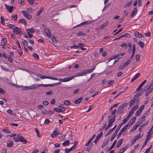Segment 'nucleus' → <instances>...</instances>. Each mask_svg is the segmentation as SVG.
<instances>
[{
  "mask_svg": "<svg viewBox=\"0 0 153 153\" xmlns=\"http://www.w3.org/2000/svg\"><path fill=\"white\" fill-rule=\"evenodd\" d=\"M115 116H114L112 119H109L108 124L107 127L105 128V130L106 131L111 126L115 120Z\"/></svg>",
  "mask_w": 153,
  "mask_h": 153,
  "instance_id": "obj_1",
  "label": "nucleus"
},
{
  "mask_svg": "<svg viewBox=\"0 0 153 153\" xmlns=\"http://www.w3.org/2000/svg\"><path fill=\"white\" fill-rule=\"evenodd\" d=\"M140 91L138 92L134 96V97L132 99V100H134V101L137 104L139 103V97L140 95Z\"/></svg>",
  "mask_w": 153,
  "mask_h": 153,
  "instance_id": "obj_2",
  "label": "nucleus"
},
{
  "mask_svg": "<svg viewBox=\"0 0 153 153\" xmlns=\"http://www.w3.org/2000/svg\"><path fill=\"white\" fill-rule=\"evenodd\" d=\"M74 77L75 76H71L66 77L63 79H59V80L61 82H66L71 80L73 79Z\"/></svg>",
  "mask_w": 153,
  "mask_h": 153,
  "instance_id": "obj_3",
  "label": "nucleus"
},
{
  "mask_svg": "<svg viewBox=\"0 0 153 153\" xmlns=\"http://www.w3.org/2000/svg\"><path fill=\"white\" fill-rule=\"evenodd\" d=\"M94 22V21L93 20L83 22L81 23V24H80L79 25H77L76 26H75V27H79L83 25H84L91 24V23H92Z\"/></svg>",
  "mask_w": 153,
  "mask_h": 153,
  "instance_id": "obj_4",
  "label": "nucleus"
},
{
  "mask_svg": "<svg viewBox=\"0 0 153 153\" xmlns=\"http://www.w3.org/2000/svg\"><path fill=\"white\" fill-rule=\"evenodd\" d=\"M148 85L147 86V87L146 86L144 90H143V91H145L146 90V89L147 88V91L145 93V96H147L149 94H150L152 91V90L153 89L149 86V88H148Z\"/></svg>",
  "mask_w": 153,
  "mask_h": 153,
  "instance_id": "obj_5",
  "label": "nucleus"
},
{
  "mask_svg": "<svg viewBox=\"0 0 153 153\" xmlns=\"http://www.w3.org/2000/svg\"><path fill=\"white\" fill-rule=\"evenodd\" d=\"M17 137L19 138V140L20 142H22L24 144H26L27 143V142L26 140L20 134H17Z\"/></svg>",
  "mask_w": 153,
  "mask_h": 153,
  "instance_id": "obj_6",
  "label": "nucleus"
},
{
  "mask_svg": "<svg viewBox=\"0 0 153 153\" xmlns=\"http://www.w3.org/2000/svg\"><path fill=\"white\" fill-rule=\"evenodd\" d=\"M119 127L118 126L117 128L116 129L115 132H114L112 136L111 139V141H112L114 139V138L117 134L118 131H119L120 129L121 128V127Z\"/></svg>",
  "mask_w": 153,
  "mask_h": 153,
  "instance_id": "obj_7",
  "label": "nucleus"
},
{
  "mask_svg": "<svg viewBox=\"0 0 153 153\" xmlns=\"http://www.w3.org/2000/svg\"><path fill=\"white\" fill-rule=\"evenodd\" d=\"M13 33L14 34H20L22 33L21 29L18 27H15L13 30Z\"/></svg>",
  "mask_w": 153,
  "mask_h": 153,
  "instance_id": "obj_8",
  "label": "nucleus"
},
{
  "mask_svg": "<svg viewBox=\"0 0 153 153\" xmlns=\"http://www.w3.org/2000/svg\"><path fill=\"white\" fill-rule=\"evenodd\" d=\"M44 32L47 36L49 38L51 37V33L50 30L48 28L45 29L44 31Z\"/></svg>",
  "mask_w": 153,
  "mask_h": 153,
  "instance_id": "obj_9",
  "label": "nucleus"
},
{
  "mask_svg": "<svg viewBox=\"0 0 153 153\" xmlns=\"http://www.w3.org/2000/svg\"><path fill=\"white\" fill-rule=\"evenodd\" d=\"M40 84H35L29 87H27V89H35L40 87Z\"/></svg>",
  "mask_w": 153,
  "mask_h": 153,
  "instance_id": "obj_10",
  "label": "nucleus"
},
{
  "mask_svg": "<svg viewBox=\"0 0 153 153\" xmlns=\"http://www.w3.org/2000/svg\"><path fill=\"white\" fill-rule=\"evenodd\" d=\"M40 77L41 79H44L46 78L51 79L53 80H58L57 78L52 77L50 76H44L42 75H40Z\"/></svg>",
  "mask_w": 153,
  "mask_h": 153,
  "instance_id": "obj_11",
  "label": "nucleus"
},
{
  "mask_svg": "<svg viewBox=\"0 0 153 153\" xmlns=\"http://www.w3.org/2000/svg\"><path fill=\"white\" fill-rule=\"evenodd\" d=\"M86 75V72L85 70H83L81 72H79L75 75V76H85Z\"/></svg>",
  "mask_w": 153,
  "mask_h": 153,
  "instance_id": "obj_12",
  "label": "nucleus"
},
{
  "mask_svg": "<svg viewBox=\"0 0 153 153\" xmlns=\"http://www.w3.org/2000/svg\"><path fill=\"white\" fill-rule=\"evenodd\" d=\"M137 9L136 7L134 8L133 10L131 12L130 16L133 18L137 13Z\"/></svg>",
  "mask_w": 153,
  "mask_h": 153,
  "instance_id": "obj_13",
  "label": "nucleus"
},
{
  "mask_svg": "<svg viewBox=\"0 0 153 153\" xmlns=\"http://www.w3.org/2000/svg\"><path fill=\"white\" fill-rule=\"evenodd\" d=\"M5 6L6 9L10 13L12 12L13 9L14 7L13 6H11L9 7L8 5L6 4H5Z\"/></svg>",
  "mask_w": 153,
  "mask_h": 153,
  "instance_id": "obj_14",
  "label": "nucleus"
},
{
  "mask_svg": "<svg viewBox=\"0 0 153 153\" xmlns=\"http://www.w3.org/2000/svg\"><path fill=\"white\" fill-rule=\"evenodd\" d=\"M141 134H139L135 136L133 139L132 144H133L138 140Z\"/></svg>",
  "mask_w": 153,
  "mask_h": 153,
  "instance_id": "obj_15",
  "label": "nucleus"
},
{
  "mask_svg": "<svg viewBox=\"0 0 153 153\" xmlns=\"http://www.w3.org/2000/svg\"><path fill=\"white\" fill-rule=\"evenodd\" d=\"M13 142L10 140H8L7 143V146L9 147H12L13 145Z\"/></svg>",
  "mask_w": 153,
  "mask_h": 153,
  "instance_id": "obj_16",
  "label": "nucleus"
},
{
  "mask_svg": "<svg viewBox=\"0 0 153 153\" xmlns=\"http://www.w3.org/2000/svg\"><path fill=\"white\" fill-rule=\"evenodd\" d=\"M56 131H54L51 134V137L52 138L57 136L58 135V134L59 133V131L57 130H56Z\"/></svg>",
  "mask_w": 153,
  "mask_h": 153,
  "instance_id": "obj_17",
  "label": "nucleus"
},
{
  "mask_svg": "<svg viewBox=\"0 0 153 153\" xmlns=\"http://www.w3.org/2000/svg\"><path fill=\"white\" fill-rule=\"evenodd\" d=\"M26 30L27 32V34L30 33H33L34 32V29L32 28H27L26 29Z\"/></svg>",
  "mask_w": 153,
  "mask_h": 153,
  "instance_id": "obj_18",
  "label": "nucleus"
},
{
  "mask_svg": "<svg viewBox=\"0 0 153 153\" xmlns=\"http://www.w3.org/2000/svg\"><path fill=\"white\" fill-rule=\"evenodd\" d=\"M128 119L126 117L122 121V123L121 124L119 125L118 126H119V127H122V125L124 124L128 120Z\"/></svg>",
  "mask_w": 153,
  "mask_h": 153,
  "instance_id": "obj_19",
  "label": "nucleus"
},
{
  "mask_svg": "<svg viewBox=\"0 0 153 153\" xmlns=\"http://www.w3.org/2000/svg\"><path fill=\"white\" fill-rule=\"evenodd\" d=\"M19 23H22V24H24L25 25H27V21L26 20L24 19H21L19 20Z\"/></svg>",
  "mask_w": 153,
  "mask_h": 153,
  "instance_id": "obj_20",
  "label": "nucleus"
},
{
  "mask_svg": "<svg viewBox=\"0 0 153 153\" xmlns=\"http://www.w3.org/2000/svg\"><path fill=\"white\" fill-rule=\"evenodd\" d=\"M123 139L122 138L117 143L116 145V146L117 148H118L122 144V141L123 140Z\"/></svg>",
  "mask_w": 153,
  "mask_h": 153,
  "instance_id": "obj_21",
  "label": "nucleus"
},
{
  "mask_svg": "<svg viewBox=\"0 0 153 153\" xmlns=\"http://www.w3.org/2000/svg\"><path fill=\"white\" fill-rule=\"evenodd\" d=\"M125 110V108L124 107H123L122 106H121V105L120 108H118V111L119 112V113H122Z\"/></svg>",
  "mask_w": 153,
  "mask_h": 153,
  "instance_id": "obj_22",
  "label": "nucleus"
},
{
  "mask_svg": "<svg viewBox=\"0 0 153 153\" xmlns=\"http://www.w3.org/2000/svg\"><path fill=\"white\" fill-rule=\"evenodd\" d=\"M134 35L137 37L141 38L143 37V36L140 33L136 32L134 33Z\"/></svg>",
  "mask_w": 153,
  "mask_h": 153,
  "instance_id": "obj_23",
  "label": "nucleus"
},
{
  "mask_svg": "<svg viewBox=\"0 0 153 153\" xmlns=\"http://www.w3.org/2000/svg\"><path fill=\"white\" fill-rule=\"evenodd\" d=\"M53 110L54 111L57 112H63V111L62 109L56 107L54 108Z\"/></svg>",
  "mask_w": 153,
  "mask_h": 153,
  "instance_id": "obj_24",
  "label": "nucleus"
},
{
  "mask_svg": "<svg viewBox=\"0 0 153 153\" xmlns=\"http://www.w3.org/2000/svg\"><path fill=\"white\" fill-rule=\"evenodd\" d=\"M108 24V21L106 22L100 26V28L101 29H103L104 27H105Z\"/></svg>",
  "mask_w": 153,
  "mask_h": 153,
  "instance_id": "obj_25",
  "label": "nucleus"
},
{
  "mask_svg": "<svg viewBox=\"0 0 153 153\" xmlns=\"http://www.w3.org/2000/svg\"><path fill=\"white\" fill-rule=\"evenodd\" d=\"M82 97H80L79 98L75 101L74 102L75 104H79L82 100Z\"/></svg>",
  "mask_w": 153,
  "mask_h": 153,
  "instance_id": "obj_26",
  "label": "nucleus"
},
{
  "mask_svg": "<svg viewBox=\"0 0 153 153\" xmlns=\"http://www.w3.org/2000/svg\"><path fill=\"white\" fill-rule=\"evenodd\" d=\"M95 67H94L92 68L85 70V71L86 72V74L87 73H91L95 69Z\"/></svg>",
  "mask_w": 153,
  "mask_h": 153,
  "instance_id": "obj_27",
  "label": "nucleus"
},
{
  "mask_svg": "<svg viewBox=\"0 0 153 153\" xmlns=\"http://www.w3.org/2000/svg\"><path fill=\"white\" fill-rule=\"evenodd\" d=\"M7 43V39L5 38L3 39L1 42V45L2 46L5 45Z\"/></svg>",
  "mask_w": 153,
  "mask_h": 153,
  "instance_id": "obj_28",
  "label": "nucleus"
},
{
  "mask_svg": "<svg viewBox=\"0 0 153 153\" xmlns=\"http://www.w3.org/2000/svg\"><path fill=\"white\" fill-rule=\"evenodd\" d=\"M44 10V7L42 8L36 14V16H38L40 15V14Z\"/></svg>",
  "mask_w": 153,
  "mask_h": 153,
  "instance_id": "obj_29",
  "label": "nucleus"
},
{
  "mask_svg": "<svg viewBox=\"0 0 153 153\" xmlns=\"http://www.w3.org/2000/svg\"><path fill=\"white\" fill-rule=\"evenodd\" d=\"M126 65L125 63H123L122 64L120 67V68L118 69V70H120L122 69H123L126 66H127Z\"/></svg>",
  "mask_w": 153,
  "mask_h": 153,
  "instance_id": "obj_30",
  "label": "nucleus"
},
{
  "mask_svg": "<svg viewBox=\"0 0 153 153\" xmlns=\"http://www.w3.org/2000/svg\"><path fill=\"white\" fill-rule=\"evenodd\" d=\"M70 144V141L69 140H67L65 141L62 143V145L64 146H68Z\"/></svg>",
  "mask_w": 153,
  "mask_h": 153,
  "instance_id": "obj_31",
  "label": "nucleus"
},
{
  "mask_svg": "<svg viewBox=\"0 0 153 153\" xmlns=\"http://www.w3.org/2000/svg\"><path fill=\"white\" fill-rule=\"evenodd\" d=\"M136 119V117H133L131 118V120L130 121V122H131L130 125H132L134 123Z\"/></svg>",
  "mask_w": 153,
  "mask_h": 153,
  "instance_id": "obj_32",
  "label": "nucleus"
},
{
  "mask_svg": "<svg viewBox=\"0 0 153 153\" xmlns=\"http://www.w3.org/2000/svg\"><path fill=\"white\" fill-rule=\"evenodd\" d=\"M128 127V126L127 125H125L124 127L120 131L123 133L125 131L126 129H127V127Z\"/></svg>",
  "mask_w": 153,
  "mask_h": 153,
  "instance_id": "obj_33",
  "label": "nucleus"
},
{
  "mask_svg": "<svg viewBox=\"0 0 153 153\" xmlns=\"http://www.w3.org/2000/svg\"><path fill=\"white\" fill-rule=\"evenodd\" d=\"M78 143V142L77 141H76L74 142L73 145L71 147V148L73 150L74 149H75V148L77 144Z\"/></svg>",
  "mask_w": 153,
  "mask_h": 153,
  "instance_id": "obj_34",
  "label": "nucleus"
},
{
  "mask_svg": "<svg viewBox=\"0 0 153 153\" xmlns=\"http://www.w3.org/2000/svg\"><path fill=\"white\" fill-rule=\"evenodd\" d=\"M85 33L82 32V31H79L76 33V35L77 36H85Z\"/></svg>",
  "mask_w": 153,
  "mask_h": 153,
  "instance_id": "obj_35",
  "label": "nucleus"
},
{
  "mask_svg": "<svg viewBox=\"0 0 153 153\" xmlns=\"http://www.w3.org/2000/svg\"><path fill=\"white\" fill-rule=\"evenodd\" d=\"M114 80H110L108 83V85L109 87H110V85L114 83Z\"/></svg>",
  "mask_w": 153,
  "mask_h": 153,
  "instance_id": "obj_36",
  "label": "nucleus"
},
{
  "mask_svg": "<svg viewBox=\"0 0 153 153\" xmlns=\"http://www.w3.org/2000/svg\"><path fill=\"white\" fill-rule=\"evenodd\" d=\"M138 45L141 48H143L144 46V43L141 41H140L139 42Z\"/></svg>",
  "mask_w": 153,
  "mask_h": 153,
  "instance_id": "obj_37",
  "label": "nucleus"
},
{
  "mask_svg": "<svg viewBox=\"0 0 153 153\" xmlns=\"http://www.w3.org/2000/svg\"><path fill=\"white\" fill-rule=\"evenodd\" d=\"M120 46L122 47H124L125 49H126L127 48V45L126 43H123L121 44Z\"/></svg>",
  "mask_w": 153,
  "mask_h": 153,
  "instance_id": "obj_38",
  "label": "nucleus"
},
{
  "mask_svg": "<svg viewBox=\"0 0 153 153\" xmlns=\"http://www.w3.org/2000/svg\"><path fill=\"white\" fill-rule=\"evenodd\" d=\"M108 140H106L105 141H104L102 145L101 148H103V147L105 146L108 144Z\"/></svg>",
  "mask_w": 153,
  "mask_h": 153,
  "instance_id": "obj_39",
  "label": "nucleus"
},
{
  "mask_svg": "<svg viewBox=\"0 0 153 153\" xmlns=\"http://www.w3.org/2000/svg\"><path fill=\"white\" fill-rule=\"evenodd\" d=\"M117 142V140H114L113 143L111 145V146L110 148L109 149L108 151L110 150H111L112 149H113L115 144H116V143Z\"/></svg>",
  "mask_w": 153,
  "mask_h": 153,
  "instance_id": "obj_40",
  "label": "nucleus"
},
{
  "mask_svg": "<svg viewBox=\"0 0 153 153\" xmlns=\"http://www.w3.org/2000/svg\"><path fill=\"white\" fill-rule=\"evenodd\" d=\"M12 19L16 21L17 19V16L16 14L12 15L11 16Z\"/></svg>",
  "mask_w": 153,
  "mask_h": 153,
  "instance_id": "obj_41",
  "label": "nucleus"
},
{
  "mask_svg": "<svg viewBox=\"0 0 153 153\" xmlns=\"http://www.w3.org/2000/svg\"><path fill=\"white\" fill-rule=\"evenodd\" d=\"M138 106H139L138 105H136L131 109L130 111L134 113V111H135L138 108Z\"/></svg>",
  "mask_w": 153,
  "mask_h": 153,
  "instance_id": "obj_42",
  "label": "nucleus"
},
{
  "mask_svg": "<svg viewBox=\"0 0 153 153\" xmlns=\"http://www.w3.org/2000/svg\"><path fill=\"white\" fill-rule=\"evenodd\" d=\"M100 137L98 135H97V137H96L94 141V143L96 144L97 141L99 140L100 139Z\"/></svg>",
  "mask_w": 153,
  "mask_h": 153,
  "instance_id": "obj_43",
  "label": "nucleus"
},
{
  "mask_svg": "<svg viewBox=\"0 0 153 153\" xmlns=\"http://www.w3.org/2000/svg\"><path fill=\"white\" fill-rule=\"evenodd\" d=\"M2 131L7 133L10 134L11 133V132L9 130L6 128L3 129Z\"/></svg>",
  "mask_w": 153,
  "mask_h": 153,
  "instance_id": "obj_44",
  "label": "nucleus"
},
{
  "mask_svg": "<svg viewBox=\"0 0 153 153\" xmlns=\"http://www.w3.org/2000/svg\"><path fill=\"white\" fill-rule=\"evenodd\" d=\"M1 24L3 25H4L5 20L4 19V17L3 16H1Z\"/></svg>",
  "mask_w": 153,
  "mask_h": 153,
  "instance_id": "obj_45",
  "label": "nucleus"
},
{
  "mask_svg": "<svg viewBox=\"0 0 153 153\" xmlns=\"http://www.w3.org/2000/svg\"><path fill=\"white\" fill-rule=\"evenodd\" d=\"M135 59L136 61H139L140 59V56L139 54H137L135 56Z\"/></svg>",
  "mask_w": 153,
  "mask_h": 153,
  "instance_id": "obj_46",
  "label": "nucleus"
},
{
  "mask_svg": "<svg viewBox=\"0 0 153 153\" xmlns=\"http://www.w3.org/2000/svg\"><path fill=\"white\" fill-rule=\"evenodd\" d=\"M22 42L25 45L27 46L28 44L27 42L24 39H22Z\"/></svg>",
  "mask_w": 153,
  "mask_h": 153,
  "instance_id": "obj_47",
  "label": "nucleus"
},
{
  "mask_svg": "<svg viewBox=\"0 0 153 153\" xmlns=\"http://www.w3.org/2000/svg\"><path fill=\"white\" fill-rule=\"evenodd\" d=\"M53 94V92L52 91H50L45 93V94L47 95H51Z\"/></svg>",
  "mask_w": 153,
  "mask_h": 153,
  "instance_id": "obj_48",
  "label": "nucleus"
},
{
  "mask_svg": "<svg viewBox=\"0 0 153 153\" xmlns=\"http://www.w3.org/2000/svg\"><path fill=\"white\" fill-rule=\"evenodd\" d=\"M64 104L66 105H69L70 104V102L69 100H65L64 102Z\"/></svg>",
  "mask_w": 153,
  "mask_h": 153,
  "instance_id": "obj_49",
  "label": "nucleus"
},
{
  "mask_svg": "<svg viewBox=\"0 0 153 153\" xmlns=\"http://www.w3.org/2000/svg\"><path fill=\"white\" fill-rule=\"evenodd\" d=\"M47 110L46 109H44L42 111L41 113L44 115H47L48 113H47Z\"/></svg>",
  "mask_w": 153,
  "mask_h": 153,
  "instance_id": "obj_50",
  "label": "nucleus"
},
{
  "mask_svg": "<svg viewBox=\"0 0 153 153\" xmlns=\"http://www.w3.org/2000/svg\"><path fill=\"white\" fill-rule=\"evenodd\" d=\"M132 3V1H130L129 2L126 4L125 6L124 7L125 8H126L128 7L129 6H130Z\"/></svg>",
  "mask_w": 153,
  "mask_h": 153,
  "instance_id": "obj_51",
  "label": "nucleus"
},
{
  "mask_svg": "<svg viewBox=\"0 0 153 153\" xmlns=\"http://www.w3.org/2000/svg\"><path fill=\"white\" fill-rule=\"evenodd\" d=\"M18 3L22 5H24L25 4L24 0H18Z\"/></svg>",
  "mask_w": 153,
  "mask_h": 153,
  "instance_id": "obj_52",
  "label": "nucleus"
},
{
  "mask_svg": "<svg viewBox=\"0 0 153 153\" xmlns=\"http://www.w3.org/2000/svg\"><path fill=\"white\" fill-rule=\"evenodd\" d=\"M22 12L25 17V16H27V14L28 13V12L27 11H24V10L22 11Z\"/></svg>",
  "mask_w": 153,
  "mask_h": 153,
  "instance_id": "obj_53",
  "label": "nucleus"
},
{
  "mask_svg": "<svg viewBox=\"0 0 153 153\" xmlns=\"http://www.w3.org/2000/svg\"><path fill=\"white\" fill-rule=\"evenodd\" d=\"M33 56L37 59H39L38 55L36 53H33Z\"/></svg>",
  "mask_w": 153,
  "mask_h": 153,
  "instance_id": "obj_54",
  "label": "nucleus"
},
{
  "mask_svg": "<svg viewBox=\"0 0 153 153\" xmlns=\"http://www.w3.org/2000/svg\"><path fill=\"white\" fill-rule=\"evenodd\" d=\"M133 112L130 111L128 113V115L127 116L126 118L128 119L131 116L132 114H133Z\"/></svg>",
  "mask_w": 153,
  "mask_h": 153,
  "instance_id": "obj_55",
  "label": "nucleus"
},
{
  "mask_svg": "<svg viewBox=\"0 0 153 153\" xmlns=\"http://www.w3.org/2000/svg\"><path fill=\"white\" fill-rule=\"evenodd\" d=\"M7 26L10 29H14V28L15 27H14V26H15L14 25H11L10 24H9L8 25H7Z\"/></svg>",
  "mask_w": 153,
  "mask_h": 153,
  "instance_id": "obj_56",
  "label": "nucleus"
},
{
  "mask_svg": "<svg viewBox=\"0 0 153 153\" xmlns=\"http://www.w3.org/2000/svg\"><path fill=\"white\" fill-rule=\"evenodd\" d=\"M111 3H108L104 8L103 11H104V10H105L106 9H107V8L109 7L110 5H111Z\"/></svg>",
  "mask_w": 153,
  "mask_h": 153,
  "instance_id": "obj_57",
  "label": "nucleus"
},
{
  "mask_svg": "<svg viewBox=\"0 0 153 153\" xmlns=\"http://www.w3.org/2000/svg\"><path fill=\"white\" fill-rule=\"evenodd\" d=\"M40 87H41V86H44V87H47L48 86H52V84H48V85H45V84H40Z\"/></svg>",
  "mask_w": 153,
  "mask_h": 153,
  "instance_id": "obj_58",
  "label": "nucleus"
},
{
  "mask_svg": "<svg viewBox=\"0 0 153 153\" xmlns=\"http://www.w3.org/2000/svg\"><path fill=\"white\" fill-rule=\"evenodd\" d=\"M72 150L73 149L71 148H66L65 149V151L66 153H68Z\"/></svg>",
  "mask_w": 153,
  "mask_h": 153,
  "instance_id": "obj_59",
  "label": "nucleus"
},
{
  "mask_svg": "<svg viewBox=\"0 0 153 153\" xmlns=\"http://www.w3.org/2000/svg\"><path fill=\"white\" fill-rule=\"evenodd\" d=\"M114 130L112 128L110 129L109 131L106 134V136H107L111 134L112 131H114Z\"/></svg>",
  "mask_w": 153,
  "mask_h": 153,
  "instance_id": "obj_60",
  "label": "nucleus"
},
{
  "mask_svg": "<svg viewBox=\"0 0 153 153\" xmlns=\"http://www.w3.org/2000/svg\"><path fill=\"white\" fill-rule=\"evenodd\" d=\"M6 59H7L8 61L12 63L13 62V60L11 56H8Z\"/></svg>",
  "mask_w": 153,
  "mask_h": 153,
  "instance_id": "obj_61",
  "label": "nucleus"
},
{
  "mask_svg": "<svg viewBox=\"0 0 153 153\" xmlns=\"http://www.w3.org/2000/svg\"><path fill=\"white\" fill-rule=\"evenodd\" d=\"M141 113V112L140 111L138 110L136 112V113L135 114V115L136 116H139V115H140Z\"/></svg>",
  "mask_w": 153,
  "mask_h": 153,
  "instance_id": "obj_62",
  "label": "nucleus"
},
{
  "mask_svg": "<svg viewBox=\"0 0 153 153\" xmlns=\"http://www.w3.org/2000/svg\"><path fill=\"white\" fill-rule=\"evenodd\" d=\"M143 86V85H142L141 84H140L139 86L138 87V88H137L136 89V91H138L140 90V89Z\"/></svg>",
  "mask_w": 153,
  "mask_h": 153,
  "instance_id": "obj_63",
  "label": "nucleus"
},
{
  "mask_svg": "<svg viewBox=\"0 0 153 153\" xmlns=\"http://www.w3.org/2000/svg\"><path fill=\"white\" fill-rule=\"evenodd\" d=\"M25 18L27 19H29L31 18L32 16H31L30 14H29L28 13V14H27V16H25Z\"/></svg>",
  "mask_w": 153,
  "mask_h": 153,
  "instance_id": "obj_64",
  "label": "nucleus"
}]
</instances>
